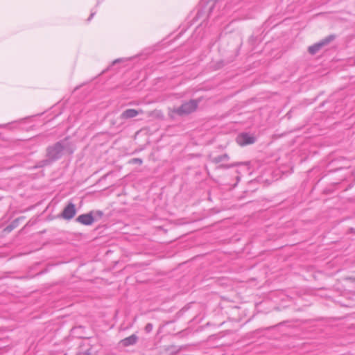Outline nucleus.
<instances>
[{
  "label": "nucleus",
  "mask_w": 355,
  "mask_h": 355,
  "mask_svg": "<svg viewBox=\"0 0 355 355\" xmlns=\"http://www.w3.org/2000/svg\"><path fill=\"white\" fill-rule=\"evenodd\" d=\"M76 221L84 225H91L94 222V218L90 211L89 213L78 216L76 218Z\"/></svg>",
  "instance_id": "6"
},
{
  "label": "nucleus",
  "mask_w": 355,
  "mask_h": 355,
  "mask_svg": "<svg viewBox=\"0 0 355 355\" xmlns=\"http://www.w3.org/2000/svg\"><path fill=\"white\" fill-rule=\"evenodd\" d=\"M229 159V156L227 154H223V155H218V156H216L215 157H213L211 159V162L215 163V164H218V163H220L221 162H223V161H225V160H228Z\"/></svg>",
  "instance_id": "9"
},
{
  "label": "nucleus",
  "mask_w": 355,
  "mask_h": 355,
  "mask_svg": "<svg viewBox=\"0 0 355 355\" xmlns=\"http://www.w3.org/2000/svg\"><path fill=\"white\" fill-rule=\"evenodd\" d=\"M92 216H94V221L101 219L103 216V212L101 210L91 211Z\"/></svg>",
  "instance_id": "11"
},
{
  "label": "nucleus",
  "mask_w": 355,
  "mask_h": 355,
  "mask_svg": "<svg viewBox=\"0 0 355 355\" xmlns=\"http://www.w3.org/2000/svg\"><path fill=\"white\" fill-rule=\"evenodd\" d=\"M198 103L199 101L194 99L184 102L180 107H173L171 110V115L172 117H174L175 115L182 116L189 114L196 111V110L198 107Z\"/></svg>",
  "instance_id": "1"
},
{
  "label": "nucleus",
  "mask_w": 355,
  "mask_h": 355,
  "mask_svg": "<svg viewBox=\"0 0 355 355\" xmlns=\"http://www.w3.org/2000/svg\"><path fill=\"white\" fill-rule=\"evenodd\" d=\"M64 149V141H58L54 145L46 149V157L50 158L53 162L61 158Z\"/></svg>",
  "instance_id": "2"
},
{
  "label": "nucleus",
  "mask_w": 355,
  "mask_h": 355,
  "mask_svg": "<svg viewBox=\"0 0 355 355\" xmlns=\"http://www.w3.org/2000/svg\"><path fill=\"white\" fill-rule=\"evenodd\" d=\"M118 61H119V60H115V61L114 62V63L117 62Z\"/></svg>",
  "instance_id": "17"
},
{
  "label": "nucleus",
  "mask_w": 355,
  "mask_h": 355,
  "mask_svg": "<svg viewBox=\"0 0 355 355\" xmlns=\"http://www.w3.org/2000/svg\"><path fill=\"white\" fill-rule=\"evenodd\" d=\"M153 329V325L151 323L146 324V325L145 326V328H144L145 331L148 334L151 332Z\"/></svg>",
  "instance_id": "14"
},
{
  "label": "nucleus",
  "mask_w": 355,
  "mask_h": 355,
  "mask_svg": "<svg viewBox=\"0 0 355 355\" xmlns=\"http://www.w3.org/2000/svg\"><path fill=\"white\" fill-rule=\"evenodd\" d=\"M53 162V161L50 158H46L45 159L40 161L37 164L34 168H42L46 166H48L51 164Z\"/></svg>",
  "instance_id": "10"
},
{
  "label": "nucleus",
  "mask_w": 355,
  "mask_h": 355,
  "mask_svg": "<svg viewBox=\"0 0 355 355\" xmlns=\"http://www.w3.org/2000/svg\"><path fill=\"white\" fill-rule=\"evenodd\" d=\"M336 37V36L334 34L327 36L318 42L310 46L308 49L309 53L311 55L316 54L322 47L328 45L329 43L334 41Z\"/></svg>",
  "instance_id": "3"
},
{
  "label": "nucleus",
  "mask_w": 355,
  "mask_h": 355,
  "mask_svg": "<svg viewBox=\"0 0 355 355\" xmlns=\"http://www.w3.org/2000/svg\"><path fill=\"white\" fill-rule=\"evenodd\" d=\"M137 340H138V336L135 334H132L131 336H130L127 338H125L124 339H122L120 341V343L123 347H128V346L134 345L135 344H136Z\"/></svg>",
  "instance_id": "8"
},
{
  "label": "nucleus",
  "mask_w": 355,
  "mask_h": 355,
  "mask_svg": "<svg viewBox=\"0 0 355 355\" xmlns=\"http://www.w3.org/2000/svg\"><path fill=\"white\" fill-rule=\"evenodd\" d=\"M96 14L95 12H92L91 14H90V16L89 17V18L87 19V21H90L92 17L94 16V15Z\"/></svg>",
  "instance_id": "15"
},
{
  "label": "nucleus",
  "mask_w": 355,
  "mask_h": 355,
  "mask_svg": "<svg viewBox=\"0 0 355 355\" xmlns=\"http://www.w3.org/2000/svg\"><path fill=\"white\" fill-rule=\"evenodd\" d=\"M76 214V206L73 203L69 202L63 209L61 216L62 218L69 220L72 219Z\"/></svg>",
  "instance_id": "5"
},
{
  "label": "nucleus",
  "mask_w": 355,
  "mask_h": 355,
  "mask_svg": "<svg viewBox=\"0 0 355 355\" xmlns=\"http://www.w3.org/2000/svg\"><path fill=\"white\" fill-rule=\"evenodd\" d=\"M130 163L131 164H139V165H141L142 163H143V161L140 158H132L130 161Z\"/></svg>",
  "instance_id": "13"
},
{
  "label": "nucleus",
  "mask_w": 355,
  "mask_h": 355,
  "mask_svg": "<svg viewBox=\"0 0 355 355\" xmlns=\"http://www.w3.org/2000/svg\"><path fill=\"white\" fill-rule=\"evenodd\" d=\"M84 355H90V353H89V352H85V353L84 354Z\"/></svg>",
  "instance_id": "16"
},
{
  "label": "nucleus",
  "mask_w": 355,
  "mask_h": 355,
  "mask_svg": "<svg viewBox=\"0 0 355 355\" xmlns=\"http://www.w3.org/2000/svg\"><path fill=\"white\" fill-rule=\"evenodd\" d=\"M255 141L256 139L254 136L245 132L239 135L236 137L237 144L241 146L254 144Z\"/></svg>",
  "instance_id": "4"
},
{
  "label": "nucleus",
  "mask_w": 355,
  "mask_h": 355,
  "mask_svg": "<svg viewBox=\"0 0 355 355\" xmlns=\"http://www.w3.org/2000/svg\"><path fill=\"white\" fill-rule=\"evenodd\" d=\"M235 166H237V164L235 163V164H220L218 166V168H224V169H226V168H231V167H234Z\"/></svg>",
  "instance_id": "12"
},
{
  "label": "nucleus",
  "mask_w": 355,
  "mask_h": 355,
  "mask_svg": "<svg viewBox=\"0 0 355 355\" xmlns=\"http://www.w3.org/2000/svg\"><path fill=\"white\" fill-rule=\"evenodd\" d=\"M144 112L142 110H135V109H127L123 111L120 115L121 119H128L136 117L138 114H142Z\"/></svg>",
  "instance_id": "7"
}]
</instances>
